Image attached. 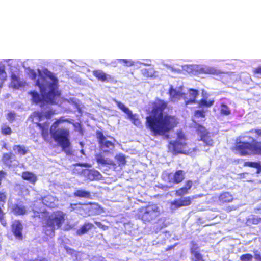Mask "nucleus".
<instances>
[{
    "mask_svg": "<svg viewBox=\"0 0 261 261\" xmlns=\"http://www.w3.org/2000/svg\"><path fill=\"white\" fill-rule=\"evenodd\" d=\"M30 77L35 81V86L39 88L40 94L35 91L29 92L32 101L39 104L41 107L45 105H57L59 101L61 93L58 88V80L54 73L47 69L42 71L37 70V74L34 70L29 71Z\"/></svg>",
    "mask_w": 261,
    "mask_h": 261,
    "instance_id": "f257e3e1",
    "label": "nucleus"
},
{
    "mask_svg": "<svg viewBox=\"0 0 261 261\" xmlns=\"http://www.w3.org/2000/svg\"><path fill=\"white\" fill-rule=\"evenodd\" d=\"M168 108V102L156 98L152 103L151 114L146 117L145 126L153 136L169 138V133L178 124L177 118L168 114H164Z\"/></svg>",
    "mask_w": 261,
    "mask_h": 261,
    "instance_id": "f03ea898",
    "label": "nucleus"
},
{
    "mask_svg": "<svg viewBox=\"0 0 261 261\" xmlns=\"http://www.w3.org/2000/svg\"><path fill=\"white\" fill-rule=\"evenodd\" d=\"M68 122H69L68 119L60 117L53 123L49 129V133L54 141L61 147L62 150L67 154H70L69 130L67 128L59 126L60 123Z\"/></svg>",
    "mask_w": 261,
    "mask_h": 261,
    "instance_id": "7ed1b4c3",
    "label": "nucleus"
},
{
    "mask_svg": "<svg viewBox=\"0 0 261 261\" xmlns=\"http://www.w3.org/2000/svg\"><path fill=\"white\" fill-rule=\"evenodd\" d=\"M231 150L242 156L251 154L261 155V142L255 140L251 142L239 141L235 143Z\"/></svg>",
    "mask_w": 261,
    "mask_h": 261,
    "instance_id": "20e7f679",
    "label": "nucleus"
},
{
    "mask_svg": "<svg viewBox=\"0 0 261 261\" xmlns=\"http://www.w3.org/2000/svg\"><path fill=\"white\" fill-rule=\"evenodd\" d=\"M186 140L187 138L185 134L181 131L178 132L175 140L171 141L168 143L169 151L174 155L188 153L189 150L188 149Z\"/></svg>",
    "mask_w": 261,
    "mask_h": 261,
    "instance_id": "39448f33",
    "label": "nucleus"
},
{
    "mask_svg": "<svg viewBox=\"0 0 261 261\" xmlns=\"http://www.w3.org/2000/svg\"><path fill=\"white\" fill-rule=\"evenodd\" d=\"M194 127L196 133L200 138L199 140L203 141L205 146L210 147L213 146L214 145V141L206 128L198 123H195Z\"/></svg>",
    "mask_w": 261,
    "mask_h": 261,
    "instance_id": "423d86ee",
    "label": "nucleus"
},
{
    "mask_svg": "<svg viewBox=\"0 0 261 261\" xmlns=\"http://www.w3.org/2000/svg\"><path fill=\"white\" fill-rule=\"evenodd\" d=\"M64 222V215H56L55 213L50 215L46 220V225L51 228L53 234L54 233L55 226L58 228L61 226V224Z\"/></svg>",
    "mask_w": 261,
    "mask_h": 261,
    "instance_id": "0eeeda50",
    "label": "nucleus"
},
{
    "mask_svg": "<svg viewBox=\"0 0 261 261\" xmlns=\"http://www.w3.org/2000/svg\"><path fill=\"white\" fill-rule=\"evenodd\" d=\"M115 102L121 111L127 114L128 119L135 125L137 126H140L141 125V122L138 118L137 114H133L132 111L127 107H125V105L121 102L115 100Z\"/></svg>",
    "mask_w": 261,
    "mask_h": 261,
    "instance_id": "6e6552de",
    "label": "nucleus"
},
{
    "mask_svg": "<svg viewBox=\"0 0 261 261\" xmlns=\"http://www.w3.org/2000/svg\"><path fill=\"white\" fill-rule=\"evenodd\" d=\"M96 136L100 148H109L112 149L114 148V143L110 141L106 140V137L101 131L97 130L96 132Z\"/></svg>",
    "mask_w": 261,
    "mask_h": 261,
    "instance_id": "1a4fd4ad",
    "label": "nucleus"
},
{
    "mask_svg": "<svg viewBox=\"0 0 261 261\" xmlns=\"http://www.w3.org/2000/svg\"><path fill=\"white\" fill-rule=\"evenodd\" d=\"M198 95V91L197 90L192 88L189 89L188 93H186V97H183L185 106L196 103V98Z\"/></svg>",
    "mask_w": 261,
    "mask_h": 261,
    "instance_id": "9d476101",
    "label": "nucleus"
},
{
    "mask_svg": "<svg viewBox=\"0 0 261 261\" xmlns=\"http://www.w3.org/2000/svg\"><path fill=\"white\" fill-rule=\"evenodd\" d=\"M11 230L13 234L17 239L19 240L23 239V226L19 221H15L12 224Z\"/></svg>",
    "mask_w": 261,
    "mask_h": 261,
    "instance_id": "9b49d317",
    "label": "nucleus"
},
{
    "mask_svg": "<svg viewBox=\"0 0 261 261\" xmlns=\"http://www.w3.org/2000/svg\"><path fill=\"white\" fill-rule=\"evenodd\" d=\"M193 186V181L191 180H186L184 187L179 188L175 192V194L177 197H182L189 193V190Z\"/></svg>",
    "mask_w": 261,
    "mask_h": 261,
    "instance_id": "f8f14e48",
    "label": "nucleus"
},
{
    "mask_svg": "<svg viewBox=\"0 0 261 261\" xmlns=\"http://www.w3.org/2000/svg\"><path fill=\"white\" fill-rule=\"evenodd\" d=\"M190 251L195 257L192 261H205L203 258V255L199 252V247L196 243H192Z\"/></svg>",
    "mask_w": 261,
    "mask_h": 261,
    "instance_id": "ddd939ff",
    "label": "nucleus"
},
{
    "mask_svg": "<svg viewBox=\"0 0 261 261\" xmlns=\"http://www.w3.org/2000/svg\"><path fill=\"white\" fill-rule=\"evenodd\" d=\"M185 179V172L182 170H178L174 173L172 180H169V182L174 184L181 183Z\"/></svg>",
    "mask_w": 261,
    "mask_h": 261,
    "instance_id": "4468645a",
    "label": "nucleus"
},
{
    "mask_svg": "<svg viewBox=\"0 0 261 261\" xmlns=\"http://www.w3.org/2000/svg\"><path fill=\"white\" fill-rule=\"evenodd\" d=\"M168 94H169L170 98L172 101L179 100L181 98L183 99V97H186L185 93L178 92L172 87L169 89Z\"/></svg>",
    "mask_w": 261,
    "mask_h": 261,
    "instance_id": "2eb2a0df",
    "label": "nucleus"
},
{
    "mask_svg": "<svg viewBox=\"0 0 261 261\" xmlns=\"http://www.w3.org/2000/svg\"><path fill=\"white\" fill-rule=\"evenodd\" d=\"M36 125L40 128L41 135L43 139L46 140H47L49 136L48 123L47 122H44L43 123L37 122Z\"/></svg>",
    "mask_w": 261,
    "mask_h": 261,
    "instance_id": "dca6fc26",
    "label": "nucleus"
},
{
    "mask_svg": "<svg viewBox=\"0 0 261 261\" xmlns=\"http://www.w3.org/2000/svg\"><path fill=\"white\" fill-rule=\"evenodd\" d=\"M87 178L91 180H98L102 178L101 173L97 170L95 169L87 170Z\"/></svg>",
    "mask_w": 261,
    "mask_h": 261,
    "instance_id": "f3484780",
    "label": "nucleus"
},
{
    "mask_svg": "<svg viewBox=\"0 0 261 261\" xmlns=\"http://www.w3.org/2000/svg\"><path fill=\"white\" fill-rule=\"evenodd\" d=\"M93 227L94 225L92 223L90 222H86L84 224H83L81 226V227L76 230V233L78 236H82L87 233Z\"/></svg>",
    "mask_w": 261,
    "mask_h": 261,
    "instance_id": "a211bd4d",
    "label": "nucleus"
},
{
    "mask_svg": "<svg viewBox=\"0 0 261 261\" xmlns=\"http://www.w3.org/2000/svg\"><path fill=\"white\" fill-rule=\"evenodd\" d=\"M21 177L23 180H27L33 184H35L37 180V176L34 173L29 171L23 172L21 174Z\"/></svg>",
    "mask_w": 261,
    "mask_h": 261,
    "instance_id": "6ab92c4d",
    "label": "nucleus"
},
{
    "mask_svg": "<svg viewBox=\"0 0 261 261\" xmlns=\"http://www.w3.org/2000/svg\"><path fill=\"white\" fill-rule=\"evenodd\" d=\"M14 160L15 155L11 152L4 153L2 158L3 164L9 167L12 165V162Z\"/></svg>",
    "mask_w": 261,
    "mask_h": 261,
    "instance_id": "aec40b11",
    "label": "nucleus"
},
{
    "mask_svg": "<svg viewBox=\"0 0 261 261\" xmlns=\"http://www.w3.org/2000/svg\"><path fill=\"white\" fill-rule=\"evenodd\" d=\"M96 161L98 164L102 165H111L115 166V164L112 160L106 159L104 156L100 153L95 155Z\"/></svg>",
    "mask_w": 261,
    "mask_h": 261,
    "instance_id": "412c9836",
    "label": "nucleus"
},
{
    "mask_svg": "<svg viewBox=\"0 0 261 261\" xmlns=\"http://www.w3.org/2000/svg\"><path fill=\"white\" fill-rule=\"evenodd\" d=\"M73 194L74 197L80 198L90 199L91 198L90 192L83 189H77L75 190Z\"/></svg>",
    "mask_w": 261,
    "mask_h": 261,
    "instance_id": "4be33fe9",
    "label": "nucleus"
},
{
    "mask_svg": "<svg viewBox=\"0 0 261 261\" xmlns=\"http://www.w3.org/2000/svg\"><path fill=\"white\" fill-rule=\"evenodd\" d=\"M232 200V195L227 192H223L219 196V201L221 204L231 202Z\"/></svg>",
    "mask_w": 261,
    "mask_h": 261,
    "instance_id": "5701e85b",
    "label": "nucleus"
},
{
    "mask_svg": "<svg viewBox=\"0 0 261 261\" xmlns=\"http://www.w3.org/2000/svg\"><path fill=\"white\" fill-rule=\"evenodd\" d=\"M93 75L98 81L102 82L108 81V75L100 70H94L93 71Z\"/></svg>",
    "mask_w": 261,
    "mask_h": 261,
    "instance_id": "b1692460",
    "label": "nucleus"
},
{
    "mask_svg": "<svg viewBox=\"0 0 261 261\" xmlns=\"http://www.w3.org/2000/svg\"><path fill=\"white\" fill-rule=\"evenodd\" d=\"M55 198L50 195H47L42 198V203L48 207H54L55 205L54 203Z\"/></svg>",
    "mask_w": 261,
    "mask_h": 261,
    "instance_id": "393cba45",
    "label": "nucleus"
},
{
    "mask_svg": "<svg viewBox=\"0 0 261 261\" xmlns=\"http://www.w3.org/2000/svg\"><path fill=\"white\" fill-rule=\"evenodd\" d=\"M243 167H248L256 169V173H261V163L260 162H245L243 164Z\"/></svg>",
    "mask_w": 261,
    "mask_h": 261,
    "instance_id": "a878e982",
    "label": "nucleus"
},
{
    "mask_svg": "<svg viewBox=\"0 0 261 261\" xmlns=\"http://www.w3.org/2000/svg\"><path fill=\"white\" fill-rule=\"evenodd\" d=\"M11 83L13 87L15 88H18L23 86V84L20 81L19 77L14 73L11 75Z\"/></svg>",
    "mask_w": 261,
    "mask_h": 261,
    "instance_id": "bb28decb",
    "label": "nucleus"
},
{
    "mask_svg": "<svg viewBox=\"0 0 261 261\" xmlns=\"http://www.w3.org/2000/svg\"><path fill=\"white\" fill-rule=\"evenodd\" d=\"M13 149L15 153L20 155H24L28 152V150L24 146L20 145H16L13 146Z\"/></svg>",
    "mask_w": 261,
    "mask_h": 261,
    "instance_id": "cd10ccee",
    "label": "nucleus"
},
{
    "mask_svg": "<svg viewBox=\"0 0 261 261\" xmlns=\"http://www.w3.org/2000/svg\"><path fill=\"white\" fill-rule=\"evenodd\" d=\"M84 205H86V204L81 203L70 204L69 209V211L71 212L75 211V212H81L84 210L83 206Z\"/></svg>",
    "mask_w": 261,
    "mask_h": 261,
    "instance_id": "c85d7f7f",
    "label": "nucleus"
},
{
    "mask_svg": "<svg viewBox=\"0 0 261 261\" xmlns=\"http://www.w3.org/2000/svg\"><path fill=\"white\" fill-rule=\"evenodd\" d=\"M13 212H25L26 208L22 202H20L14 204L12 206Z\"/></svg>",
    "mask_w": 261,
    "mask_h": 261,
    "instance_id": "c756f323",
    "label": "nucleus"
},
{
    "mask_svg": "<svg viewBox=\"0 0 261 261\" xmlns=\"http://www.w3.org/2000/svg\"><path fill=\"white\" fill-rule=\"evenodd\" d=\"M7 79V75L5 71L4 65L0 66V88L2 87L3 84Z\"/></svg>",
    "mask_w": 261,
    "mask_h": 261,
    "instance_id": "7c9ffc66",
    "label": "nucleus"
},
{
    "mask_svg": "<svg viewBox=\"0 0 261 261\" xmlns=\"http://www.w3.org/2000/svg\"><path fill=\"white\" fill-rule=\"evenodd\" d=\"M7 199V193L6 191L2 190L0 191V212H3L1 207L4 206Z\"/></svg>",
    "mask_w": 261,
    "mask_h": 261,
    "instance_id": "2f4dec72",
    "label": "nucleus"
},
{
    "mask_svg": "<svg viewBox=\"0 0 261 261\" xmlns=\"http://www.w3.org/2000/svg\"><path fill=\"white\" fill-rule=\"evenodd\" d=\"M181 207L187 206L192 203V198L190 196L184 197L182 199H177Z\"/></svg>",
    "mask_w": 261,
    "mask_h": 261,
    "instance_id": "473e14b6",
    "label": "nucleus"
},
{
    "mask_svg": "<svg viewBox=\"0 0 261 261\" xmlns=\"http://www.w3.org/2000/svg\"><path fill=\"white\" fill-rule=\"evenodd\" d=\"M118 166H124L126 164V161L125 157L123 154H119L115 156Z\"/></svg>",
    "mask_w": 261,
    "mask_h": 261,
    "instance_id": "72a5a7b5",
    "label": "nucleus"
},
{
    "mask_svg": "<svg viewBox=\"0 0 261 261\" xmlns=\"http://www.w3.org/2000/svg\"><path fill=\"white\" fill-rule=\"evenodd\" d=\"M1 133L5 136L10 135L12 130L10 126L6 124H4L1 128Z\"/></svg>",
    "mask_w": 261,
    "mask_h": 261,
    "instance_id": "f704fd0d",
    "label": "nucleus"
},
{
    "mask_svg": "<svg viewBox=\"0 0 261 261\" xmlns=\"http://www.w3.org/2000/svg\"><path fill=\"white\" fill-rule=\"evenodd\" d=\"M214 103L213 100H209L207 101L205 98L201 99L199 102V106L200 107H210L211 106H212Z\"/></svg>",
    "mask_w": 261,
    "mask_h": 261,
    "instance_id": "c9c22d12",
    "label": "nucleus"
},
{
    "mask_svg": "<svg viewBox=\"0 0 261 261\" xmlns=\"http://www.w3.org/2000/svg\"><path fill=\"white\" fill-rule=\"evenodd\" d=\"M169 207L171 210H175L181 207L177 199L169 202Z\"/></svg>",
    "mask_w": 261,
    "mask_h": 261,
    "instance_id": "e433bc0d",
    "label": "nucleus"
},
{
    "mask_svg": "<svg viewBox=\"0 0 261 261\" xmlns=\"http://www.w3.org/2000/svg\"><path fill=\"white\" fill-rule=\"evenodd\" d=\"M56 114V111L53 109H49L44 112V117L46 119H50Z\"/></svg>",
    "mask_w": 261,
    "mask_h": 261,
    "instance_id": "4c0bfd02",
    "label": "nucleus"
},
{
    "mask_svg": "<svg viewBox=\"0 0 261 261\" xmlns=\"http://www.w3.org/2000/svg\"><path fill=\"white\" fill-rule=\"evenodd\" d=\"M220 113L223 115H228L230 114V111L228 107L225 104L221 105Z\"/></svg>",
    "mask_w": 261,
    "mask_h": 261,
    "instance_id": "58836bf2",
    "label": "nucleus"
},
{
    "mask_svg": "<svg viewBox=\"0 0 261 261\" xmlns=\"http://www.w3.org/2000/svg\"><path fill=\"white\" fill-rule=\"evenodd\" d=\"M34 117H36L39 121H41L45 118L43 111H35L33 113Z\"/></svg>",
    "mask_w": 261,
    "mask_h": 261,
    "instance_id": "ea45409f",
    "label": "nucleus"
},
{
    "mask_svg": "<svg viewBox=\"0 0 261 261\" xmlns=\"http://www.w3.org/2000/svg\"><path fill=\"white\" fill-rule=\"evenodd\" d=\"M253 258V256L249 253H246L245 254L242 255L240 259L241 261H251Z\"/></svg>",
    "mask_w": 261,
    "mask_h": 261,
    "instance_id": "a19ab883",
    "label": "nucleus"
},
{
    "mask_svg": "<svg viewBox=\"0 0 261 261\" xmlns=\"http://www.w3.org/2000/svg\"><path fill=\"white\" fill-rule=\"evenodd\" d=\"M158 212V207L155 204H149L147 207V210L145 212Z\"/></svg>",
    "mask_w": 261,
    "mask_h": 261,
    "instance_id": "79ce46f5",
    "label": "nucleus"
},
{
    "mask_svg": "<svg viewBox=\"0 0 261 261\" xmlns=\"http://www.w3.org/2000/svg\"><path fill=\"white\" fill-rule=\"evenodd\" d=\"M194 116L195 118H204L205 117V111L203 110H196L194 112Z\"/></svg>",
    "mask_w": 261,
    "mask_h": 261,
    "instance_id": "37998d69",
    "label": "nucleus"
},
{
    "mask_svg": "<svg viewBox=\"0 0 261 261\" xmlns=\"http://www.w3.org/2000/svg\"><path fill=\"white\" fill-rule=\"evenodd\" d=\"M16 114L14 112H10L7 115V119L10 122H12L15 120Z\"/></svg>",
    "mask_w": 261,
    "mask_h": 261,
    "instance_id": "c03bdc74",
    "label": "nucleus"
},
{
    "mask_svg": "<svg viewBox=\"0 0 261 261\" xmlns=\"http://www.w3.org/2000/svg\"><path fill=\"white\" fill-rule=\"evenodd\" d=\"M252 72L254 75H261V66H259L257 67L254 69L252 71Z\"/></svg>",
    "mask_w": 261,
    "mask_h": 261,
    "instance_id": "a18cd8bd",
    "label": "nucleus"
},
{
    "mask_svg": "<svg viewBox=\"0 0 261 261\" xmlns=\"http://www.w3.org/2000/svg\"><path fill=\"white\" fill-rule=\"evenodd\" d=\"M95 224L100 228L102 229L103 230H106L108 229V226L102 225L100 222H95Z\"/></svg>",
    "mask_w": 261,
    "mask_h": 261,
    "instance_id": "49530a36",
    "label": "nucleus"
},
{
    "mask_svg": "<svg viewBox=\"0 0 261 261\" xmlns=\"http://www.w3.org/2000/svg\"><path fill=\"white\" fill-rule=\"evenodd\" d=\"M27 261H48V260L45 257H38L34 259H29Z\"/></svg>",
    "mask_w": 261,
    "mask_h": 261,
    "instance_id": "de8ad7c7",
    "label": "nucleus"
},
{
    "mask_svg": "<svg viewBox=\"0 0 261 261\" xmlns=\"http://www.w3.org/2000/svg\"><path fill=\"white\" fill-rule=\"evenodd\" d=\"M122 62L127 66H132L134 65V62L131 60H122Z\"/></svg>",
    "mask_w": 261,
    "mask_h": 261,
    "instance_id": "09e8293b",
    "label": "nucleus"
},
{
    "mask_svg": "<svg viewBox=\"0 0 261 261\" xmlns=\"http://www.w3.org/2000/svg\"><path fill=\"white\" fill-rule=\"evenodd\" d=\"M3 214H4V213H0V221H1V224L3 226H6L7 225V222L3 219Z\"/></svg>",
    "mask_w": 261,
    "mask_h": 261,
    "instance_id": "8fccbe9b",
    "label": "nucleus"
},
{
    "mask_svg": "<svg viewBox=\"0 0 261 261\" xmlns=\"http://www.w3.org/2000/svg\"><path fill=\"white\" fill-rule=\"evenodd\" d=\"M167 226L166 224H163V225H159L156 226V228H155V232H158L159 231H160L161 229H162L163 228Z\"/></svg>",
    "mask_w": 261,
    "mask_h": 261,
    "instance_id": "3c124183",
    "label": "nucleus"
},
{
    "mask_svg": "<svg viewBox=\"0 0 261 261\" xmlns=\"http://www.w3.org/2000/svg\"><path fill=\"white\" fill-rule=\"evenodd\" d=\"M75 165L80 166V167H89L91 166L90 165H89L87 163H76Z\"/></svg>",
    "mask_w": 261,
    "mask_h": 261,
    "instance_id": "603ef678",
    "label": "nucleus"
},
{
    "mask_svg": "<svg viewBox=\"0 0 261 261\" xmlns=\"http://www.w3.org/2000/svg\"><path fill=\"white\" fill-rule=\"evenodd\" d=\"M254 258L257 261H261V255L259 254H255Z\"/></svg>",
    "mask_w": 261,
    "mask_h": 261,
    "instance_id": "864d4df0",
    "label": "nucleus"
},
{
    "mask_svg": "<svg viewBox=\"0 0 261 261\" xmlns=\"http://www.w3.org/2000/svg\"><path fill=\"white\" fill-rule=\"evenodd\" d=\"M176 244L174 245H172V246H169L168 247H167L166 249H165V251H168L174 248V247L175 246Z\"/></svg>",
    "mask_w": 261,
    "mask_h": 261,
    "instance_id": "5fc2aeb1",
    "label": "nucleus"
},
{
    "mask_svg": "<svg viewBox=\"0 0 261 261\" xmlns=\"http://www.w3.org/2000/svg\"><path fill=\"white\" fill-rule=\"evenodd\" d=\"M254 132L258 136H261V129H255Z\"/></svg>",
    "mask_w": 261,
    "mask_h": 261,
    "instance_id": "6e6d98bb",
    "label": "nucleus"
},
{
    "mask_svg": "<svg viewBox=\"0 0 261 261\" xmlns=\"http://www.w3.org/2000/svg\"><path fill=\"white\" fill-rule=\"evenodd\" d=\"M259 221H260L259 219H258L257 218H253L252 219V221L253 224H257V223H258Z\"/></svg>",
    "mask_w": 261,
    "mask_h": 261,
    "instance_id": "4d7b16f0",
    "label": "nucleus"
},
{
    "mask_svg": "<svg viewBox=\"0 0 261 261\" xmlns=\"http://www.w3.org/2000/svg\"><path fill=\"white\" fill-rule=\"evenodd\" d=\"M167 176L168 177H170L172 176V174L171 173H168L167 174Z\"/></svg>",
    "mask_w": 261,
    "mask_h": 261,
    "instance_id": "13d9d810",
    "label": "nucleus"
},
{
    "mask_svg": "<svg viewBox=\"0 0 261 261\" xmlns=\"http://www.w3.org/2000/svg\"><path fill=\"white\" fill-rule=\"evenodd\" d=\"M104 152H109V151H108V150H105V151H104Z\"/></svg>",
    "mask_w": 261,
    "mask_h": 261,
    "instance_id": "bf43d9fd",
    "label": "nucleus"
},
{
    "mask_svg": "<svg viewBox=\"0 0 261 261\" xmlns=\"http://www.w3.org/2000/svg\"><path fill=\"white\" fill-rule=\"evenodd\" d=\"M17 214H24V213H17Z\"/></svg>",
    "mask_w": 261,
    "mask_h": 261,
    "instance_id": "052dcab7",
    "label": "nucleus"
}]
</instances>
